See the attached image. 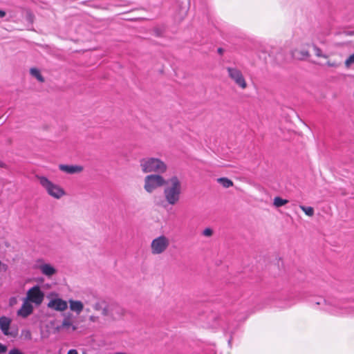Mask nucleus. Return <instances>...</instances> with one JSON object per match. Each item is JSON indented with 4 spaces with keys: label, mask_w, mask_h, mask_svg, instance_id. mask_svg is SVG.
<instances>
[{
    "label": "nucleus",
    "mask_w": 354,
    "mask_h": 354,
    "mask_svg": "<svg viewBox=\"0 0 354 354\" xmlns=\"http://www.w3.org/2000/svg\"><path fill=\"white\" fill-rule=\"evenodd\" d=\"M93 308L97 312L106 320L116 321L123 318L125 310L120 304L115 302H107L104 300L95 303Z\"/></svg>",
    "instance_id": "obj_1"
},
{
    "label": "nucleus",
    "mask_w": 354,
    "mask_h": 354,
    "mask_svg": "<svg viewBox=\"0 0 354 354\" xmlns=\"http://www.w3.org/2000/svg\"><path fill=\"white\" fill-rule=\"evenodd\" d=\"M164 196L168 204L174 205L180 198L182 194V182L177 176H173L166 180L164 185Z\"/></svg>",
    "instance_id": "obj_2"
},
{
    "label": "nucleus",
    "mask_w": 354,
    "mask_h": 354,
    "mask_svg": "<svg viewBox=\"0 0 354 354\" xmlns=\"http://www.w3.org/2000/svg\"><path fill=\"white\" fill-rule=\"evenodd\" d=\"M140 166L143 173L164 174L167 170V164L158 158L146 157L140 159Z\"/></svg>",
    "instance_id": "obj_3"
},
{
    "label": "nucleus",
    "mask_w": 354,
    "mask_h": 354,
    "mask_svg": "<svg viewBox=\"0 0 354 354\" xmlns=\"http://www.w3.org/2000/svg\"><path fill=\"white\" fill-rule=\"evenodd\" d=\"M39 184L46 192L52 197L59 199L66 194L65 191L58 185L53 183L48 178L43 176H36Z\"/></svg>",
    "instance_id": "obj_4"
},
{
    "label": "nucleus",
    "mask_w": 354,
    "mask_h": 354,
    "mask_svg": "<svg viewBox=\"0 0 354 354\" xmlns=\"http://www.w3.org/2000/svg\"><path fill=\"white\" fill-rule=\"evenodd\" d=\"M160 174H150L145 178L144 188L146 192L151 193L165 184L166 180Z\"/></svg>",
    "instance_id": "obj_5"
},
{
    "label": "nucleus",
    "mask_w": 354,
    "mask_h": 354,
    "mask_svg": "<svg viewBox=\"0 0 354 354\" xmlns=\"http://www.w3.org/2000/svg\"><path fill=\"white\" fill-rule=\"evenodd\" d=\"M44 297V292L41 290L39 286L36 285L27 291L25 299L36 306H39L42 304Z\"/></svg>",
    "instance_id": "obj_6"
},
{
    "label": "nucleus",
    "mask_w": 354,
    "mask_h": 354,
    "mask_svg": "<svg viewBox=\"0 0 354 354\" xmlns=\"http://www.w3.org/2000/svg\"><path fill=\"white\" fill-rule=\"evenodd\" d=\"M169 245V240L164 235L154 239L151 243V251L153 254H160L165 252Z\"/></svg>",
    "instance_id": "obj_7"
},
{
    "label": "nucleus",
    "mask_w": 354,
    "mask_h": 354,
    "mask_svg": "<svg viewBox=\"0 0 354 354\" xmlns=\"http://www.w3.org/2000/svg\"><path fill=\"white\" fill-rule=\"evenodd\" d=\"M227 71L229 77L234 82L235 84L242 89L247 88V82L242 72L239 69L235 67H227Z\"/></svg>",
    "instance_id": "obj_8"
},
{
    "label": "nucleus",
    "mask_w": 354,
    "mask_h": 354,
    "mask_svg": "<svg viewBox=\"0 0 354 354\" xmlns=\"http://www.w3.org/2000/svg\"><path fill=\"white\" fill-rule=\"evenodd\" d=\"M11 319L9 317L2 316L0 317V329L3 335L15 337L17 336V333L14 330H10L11 324Z\"/></svg>",
    "instance_id": "obj_9"
},
{
    "label": "nucleus",
    "mask_w": 354,
    "mask_h": 354,
    "mask_svg": "<svg viewBox=\"0 0 354 354\" xmlns=\"http://www.w3.org/2000/svg\"><path fill=\"white\" fill-rule=\"evenodd\" d=\"M310 45L308 44H306L304 46L301 48H295L291 51L292 57L295 59L303 61L307 59L310 57V54L308 49Z\"/></svg>",
    "instance_id": "obj_10"
},
{
    "label": "nucleus",
    "mask_w": 354,
    "mask_h": 354,
    "mask_svg": "<svg viewBox=\"0 0 354 354\" xmlns=\"http://www.w3.org/2000/svg\"><path fill=\"white\" fill-rule=\"evenodd\" d=\"M48 308L57 311H64L68 308V304L66 301L60 298L53 299L47 304Z\"/></svg>",
    "instance_id": "obj_11"
},
{
    "label": "nucleus",
    "mask_w": 354,
    "mask_h": 354,
    "mask_svg": "<svg viewBox=\"0 0 354 354\" xmlns=\"http://www.w3.org/2000/svg\"><path fill=\"white\" fill-rule=\"evenodd\" d=\"M58 167L60 171L68 174H79L84 170V167L82 166L77 165L60 164Z\"/></svg>",
    "instance_id": "obj_12"
},
{
    "label": "nucleus",
    "mask_w": 354,
    "mask_h": 354,
    "mask_svg": "<svg viewBox=\"0 0 354 354\" xmlns=\"http://www.w3.org/2000/svg\"><path fill=\"white\" fill-rule=\"evenodd\" d=\"M77 328V327L73 325V323L71 320V315L66 316L64 318L62 324L57 327L58 330H65L68 332H73L76 330Z\"/></svg>",
    "instance_id": "obj_13"
},
{
    "label": "nucleus",
    "mask_w": 354,
    "mask_h": 354,
    "mask_svg": "<svg viewBox=\"0 0 354 354\" xmlns=\"http://www.w3.org/2000/svg\"><path fill=\"white\" fill-rule=\"evenodd\" d=\"M32 311L33 306L32 304L24 299L21 307L17 311V315L25 318L32 314Z\"/></svg>",
    "instance_id": "obj_14"
},
{
    "label": "nucleus",
    "mask_w": 354,
    "mask_h": 354,
    "mask_svg": "<svg viewBox=\"0 0 354 354\" xmlns=\"http://www.w3.org/2000/svg\"><path fill=\"white\" fill-rule=\"evenodd\" d=\"M41 272L48 277H50L57 272L56 269L49 263H43L38 266Z\"/></svg>",
    "instance_id": "obj_15"
},
{
    "label": "nucleus",
    "mask_w": 354,
    "mask_h": 354,
    "mask_svg": "<svg viewBox=\"0 0 354 354\" xmlns=\"http://www.w3.org/2000/svg\"><path fill=\"white\" fill-rule=\"evenodd\" d=\"M70 309L71 311L76 313L77 315L84 309V304L81 301L69 299Z\"/></svg>",
    "instance_id": "obj_16"
},
{
    "label": "nucleus",
    "mask_w": 354,
    "mask_h": 354,
    "mask_svg": "<svg viewBox=\"0 0 354 354\" xmlns=\"http://www.w3.org/2000/svg\"><path fill=\"white\" fill-rule=\"evenodd\" d=\"M30 73L32 76L35 77L39 82H44L45 81L44 77L41 75L40 71L37 68H30Z\"/></svg>",
    "instance_id": "obj_17"
},
{
    "label": "nucleus",
    "mask_w": 354,
    "mask_h": 354,
    "mask_svg": "<svg viewBox=\"0 0 354 354\" xmlns=\"http://www.w3.org/2000/svg\"><path fill=\"white\" fill-rule=\"evenodd\" d=\"M217 181L225 188L233 186V182L225 177L219 178L217 179Z\"/></svg>",
    "instance_id": "obj_18"
},
{
    "label": "nucleus",
    "mask_w": 354,
    "mask_h": 354,
    "mask_svg": "<svg viewBox=\"0 0 354 354\" xmlns=\"http://www.w3.org/2000/svg\"><path fill=\"white\" fill-rule=\"evenodd\" d=\"M288 203V201L286 199H283L279 196H277L274 198L273 205L276 207H281Z\"/></svg>",
    "instance_id": "obj_19"
},
{
    "label": "nucleus",
    "mask_w": 354,
    "mask_h": 354,
    "mask_svg": "<svg viewBox=\"0 0 354 354\" xmlns=\"http://www.w3.org/2000/svg\"><path fill=\"white\" fill-rule=\"evenodd\" d=\"M300 209L305 212L308 216H313L314 215V209L312 207H306L304 205H299Z\"/></svg>",
    "instance_id": "obj_20"
},
{
    "label": "nucleus",
    "mask_w": 354,
    "mask_h": 354,
    "mask_svg": "<svg viewBox=\"0 0 354 354\" xmlns=\"http://www.w3.org/2000/svg\"><path fill=\"white\" fill-rule=\"evenodd\" d=\"M345 66L349 68L354 64V54L351 55L345 61Z\"/></svg>",
    "instance_id": "obj_21"
},
{
    "label": "nucleus",
    "mask_w": 354,
    "mask_h": 354,
    "mask_svg": "<svg viewBox=\"0 0 354 354\" xmlns=\"http://www.w3.org/2000/svg\"><path fill=\"white\" fill-rule=\"evenodd\" d=\"M313 48H314V50L315 52V55L317 57L327 58V56L322 53V50L319 47H317L315 45H313Z\"/></svg>",
    "instance_id": "obj_22"
},
{
    "label": "nucleus",
    "mask_w": 354,
    "mask_h": 354,
    "mask_svg": "<svg viewBox=\"0 0 354 354\" xmlns=\"http://www.w3.org/2000/svg\"><path fill=\"white\" fill-rule=\"evenodd\" d=\"M202 234L206 237H210L213 234V230L209 227L205 228L203 231Z\"/></svg>",
    "instance_id": "obj_23"
},
{
    "label": "nucleus",
    "mask_w": 354,
    "mask_h": 354,
    "mask_svg": "<svg viewBox=\"0 0 354 354\" xmlns=\"http://www.w3.org/2000/svg\"><path fill=\"white\" fill-rule=\"evenodd\" d=\"M88 319L90 322H93V323H101V319H100V317L99 316H96V315H91L89 317H88Z\"/></svg>",
    "instance_id": "obj_24"
},
{
    "label": "nucleus",
    "mask_w": 354,
    "mask_h": 354,
    "mask_svg": "<svg viewBox=\"0 0 354 354\" xmlns=\"http://www.w3.org/2000/svg\"><path fill=\"white\" fill-rule=\"evenodd\" d=\"M8 265L2 263L0 261V272H6L8 270Z\"/></svg>",
    "instance_id": "obj_25"
},
{
    "label": "nucleus",
    "mask_w": 354,
    "mask_h": 354,
    "mask_svg": "<svg viewBox=\"0 0 354 354\" xmlns=\"http://www.w3.org/2000/svg\"><path fill=\"white\" fill-rule=\"evenodd\" d=\"M8 354H24V353H22L19 349L18 348H12L11 349Z\"/></svg>",
    "instance_id": "obj_26"
},
{
    "label": "nucleus",
    "mask_w": 354,
    "mask_h": 354,
    "mask_svg": "<svg viewBox=\"0 0 354 354\" xmlns=\"http://www.w3.org/2000/svg\"><path fill=\"white\" fill-rule=\"evenodd\" d=\"M6 351H7V347L5 345L0 343V354L6 353Z\"/></svg>",
    "instance_id": "obj_27"
},
{
    "label": "nucleus",
    "mask_w": 354,
    "mask_h": 354,
    "mask_svg": "<svg viewBox=\"0 0 354 354\" xmlns=\"http://www.w3.org/2000/svg\"><path fill=\"white\" fill-rule=\"evenodd\" d=\"M6 15V12L2 10H0V18H3Z\"/></svg>",
    "instance_id": "obj_28"
},
{
    "label": "nucleus",
    "mask_w": 354,
    "mask_h": 354,
    "mask_svg": "<svg viewBox=\"0 0 354 354\" xmlns=\"http://www.w3.org/2000/svg\"><path fill=\"white\" fill-rule=\"evenodd\" d=\"M68 354H78V353L76 350L71 349L68 352Z\"/></svg>",
    "instance_id": "obj_29"
},
{
    "label": "nucleus",
    "mask_w": 354,
    "mask_h": 354,
    "mask_svg": "<svg viewBox=\"0 0 354 354\" xmlns=\"http://www.w3.org/2000/svg\"><path fill=\"white\" fill-rule=\"evenodd\" d=\"M327 65L329 66H333V67H335V66H337L336 64L330 63V62H327Z\"/></svg>",
    "instance_id": "obj_30"
},
{
    "label": "nucleus",
    "mask_w": 354,
    "mask_h": 354,
    "mask_svg": "<svg viewBox=\"0 0 354 354\" xmlns=\"http://www.w3.org/2000/svg\"><path fill=\"white\" fill-rule=\"evenodd\" d=\"M217 51L220 55H222L224 52V50L222 48H218Z\"/></svg>",
    "instance_id": "obj_31"
},
{
    "label": "nucleus",
    "mask_w": 354,
    "mask_h": 354,
    "mask_svg": "<svg viewBox=\"0 0 354 354\" xmlns=\"http://www.w3.org/2000/svg\"><path fill=\"white\" fill-rule=\"evenodd\" d=\"M6 167V165L3 162L0 160V167L4 168Z\"/></svg>",
    "instance_id": "obj_32"
},
{
    "label": "nucleus",
    "mask_w": 354,
    "mask_h": 354,
    "mask_svg": "<svg viewBox=\"0 0 354 354\" xmlns=\"http://www.w3.org/2000/svg\"><path fill=\"white\" fill-rule=\"evenodd\" d=\"M26 337H28V338H30L31 335H30V333L29 331L27 332Z\"/></svg>",
    "instance_id": "obj_33"
},
{
    "label": "nucleus",
    "mask_w": 354,
    "mask_h": 354,
    "mask_svg": "<svg viewBox=\"0 0 354 354\" xmlns=\"http://www.w3.org/2000/svg\"><path fill=\"white\" fill-rule=\"evenodd\" d=\"M115 354H127L125 353H115Z\"/></svg>",
    "instance_id": "obj_34"
}]
</instances>
